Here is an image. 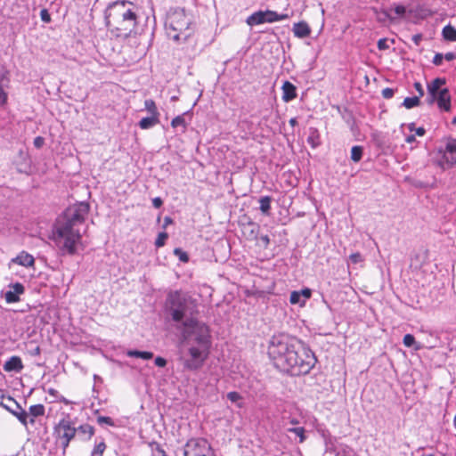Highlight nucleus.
<instances>
[{"instance_id": "1", "label": "nucleus", "mask_w": 456, "mask_h": 456, "mask_svg": "<svg viewBox=\"0 0 456 456\" xmlns=\"http://www.w3.org/2000/svg\"><path fill=\"white\" fill-rule=\"evenodd\" d=\"M268 354L278 370L292 376L309 373L316 362L314 353L308 347L284 334L271 338Z\"/></svg>"}, {"instance_id": "2", "label": "nucleus", "mask_w": 456, "mask_h": 456, "mask_svg": "<svg viewBox=\"0 0 456 456\" xmlns=\"http://www.w3.org/2000/svg\"><path fill=\"white\" fill-rule=\"evenodd\" d=\"M211 339L208 327L199 321L183 323L179 346V362L188 371L200 370L208 358Z\"/></svg>"}, {"instance_id": "3", "label": "nucleus", "mask_w": 456, "mask_h": 456, "mask_svg": "<svg viewBox=\"0 0 456 456\" xmlns=\"http://www.w3.org/2000/svg\"><path fill=\"white\" fill-rule=\"evenodd\" d=\"M90 210L89 203L77 202L66 208L55 226V242L63 252L74 255L81 240L79 226L84 224Z\"/></svg>"}, {"instance_id": "4", "label": "nucleus", "mask_w": 456, "mask_h": 456, "mask_svg": "<svg viewBox=\"0 0 456 456\" xmlns=\"http://www.w3.org/2000/svg\"><path fill=\"white\" fill-rule=\"evenodd\" d=\"M140 9L129 1L109 4L105 12L106 25L116 37L127 38L139 33Z\"/></svg>"}, {"instance_id": "5", "label": "nucleus", "mask_w": 456, "mask_h": 456, "mask_svg": "<svg viewBox=\"0 0 456 456\" xmlns=\"http://www.w3.org/2000/svg\"><path fill=\"white\" fill-rule=\"evenodd\" d=\"M191 24L192 17L183 8H174L167 15L165 27L169 38L185 42L193 32Z\"/></svg>"}, {"instance_id": "6", "label": "nucleus", "mask_w": 456, "mask_h": 456, "mask_svg": "<svg viewBox=\"0 0 456 456\" xmlns=\"http://www.w3.org/2000/svg\"><path fill=\"white\" fill-rule=\"evenodd\" d=\"M193 301L191 297L179 292L174 291L168 294L167 299V309L172 320L176 323V329L182 333L183 323L189 321H198L192 314Z\"/></svg>"}, {"instance_id": "7", "label": "nucleus", "mask_w": 456, "mask_h": 456, "mask_svg": "<svg viewBox=\"0 0 456 456\" xmlns=\"http://www.w3.org/2000/svg\"><path fill=\"white\" fill-rule=\"evenodd\" d=\"M184 456H215L208 441L203 438L190 439L183 451Z\"/></svg>"}, {"instance_id": "8", "label": "nucleus", "mask_w": 456, "mask_h": 456, "mask_svg": "<svg viewBox=\"0 0 456 456\" xmlns=\"http://www.w3.org/2000/svg\"><path fill=\"white\" fill-rule=\"evenodd\" d=\"M443 154L439 162L440 166L444 168L452 167L456 164V139L448 138L445 142L444 148L439 151Z\"/></svg>"}, {"instance_id": "9", "label": "nucleus", "mask_w": 456, "mask_h": 456, "mask_svg": "<svg viewBox=\"0 0 456 456\" xmlns=\"http://www.w3.org/2000/svg\"><path fill=\"white\" fill-rule=\"evenodd\" d=\"M59 438L61 440L63 448H66L69 442L75 437L77 428L71 425L69 419H61L55 428Z\"/></svg>"}, {"instance_id": "10", "label": "nucleus", "mask_w": 456, "mask_h": 456, "mask_svg": "<svg viewBox=\"0 0 456 456\" xmlns=\"http://www.w3.org/2000/svg\"><path fill=\"white\" fill-rule=\"evenodd\" d=\"M9 72L4 69L0 70V107L7 102L8 94L5 89L9 86Z\"/></svg>"}, {"instance_id": "11", "label": "nucleus", "mask_w": 456, "mask_h": 456, "mask_svg": "<svg viewBox=\"0 0 456 456\" xmlns=\"http://www.w3.org/2000/svg\"><path fill=\"white\" fill-rule=\"evenodd\" d=\"M11 290L6 291L4 294V298L7 303H16L20 300L19 296L24 293V286L16 282L11 285Z\"/></svg>"}, {"instance_id": "12", "label": "nucleus", "mask_w": 456, "mask_h": 456, "mask_svg": "<svg viewBox=\"0 0 456 456\" xmlns=\"http://www.w3.org/2000/svg\"><path fill=\"white\" fill-rule=\"evenodd\" d=\"M437 106L440 110L450 111L451 110V95L447 88H443L436 95Z\"/></svg>"}, {"instance_id": "13", "label": "nucleus", "mask_w": 456, "mask_h": 456, "mask_svg": "<svg viewBox=\"0 0 456 456\" xmlns=\"http://www.w3.org/2000/svg\"><path fill=\"white\" fill-rule=\"evenodd\" d=\"M311 290L309 289H302L301 291H292L289 297V302L292 305H304L306 299L310 298Z\"/></svg>"}, {"instance_id": "14", "label": "nucleus", "mask_w": 456, "mask_h": 456, "mask_svg": "<svg viewBox=\"0 0 456 456\" xmlns=\"http://www.w3.org/2000/svg\"><path fill=\"white\" fill-rule=\"evenodd\" d=\"M406 12V8L402 4H395L382 11V13L391 21L396 18L403 17Z\"/></svg>"}, {"instance_id": "15", "label": "nucleus", "mask_w": 456, "mask_h": 456, "mask_svg": "<svg viewBox=\"0 0 456 456\" xmlns=\"http://www.w3.org/2000/svg\"><path fill=\"white\" fill-rule=\"evenodd\" d=\"M23 369V363L19 356H12L4 364V370L5 371H15L20 372Z\"/></svg>"}, {"instance_id": "16", "label": "nucleus", "mask_w": 456, "mask_h": 456, "mask_svg": "<svg viewBox=\"0 0 456 456\" xmlns=\"http://www.w3.org/2000/svg\"><path fill=\"white\" fill-rule=\"evenodd\" d=\"M282 89V100L285 102H289L297 97V88L289 81H285L281 86Z\"/></svg>"}, {"instance_id": "17", "label": "nucleus", "mask_w": 456, "mask_h": 456, "mask_svg": "<svg viewBox=\"0 0 456 456\" xmlns=\"http://www.w3.org/2000/svg\"><path fill=\"white\" fill-rule=\"evenodd\" d=\"M292 31L294 36L298 38L307 37L311 34V28L305 21L295 23Z\"/></svg>"}, {"instance_id": "18", "label": "nucleus", "mask_w": 456, "mask_h": 456, "mask_svg": "<svg viewBox=\"0 0 456 456\" xmlns=\"http://www.w3.org/2000/svg\"><path fill=\"white\" fill-rule=\"evenodd\" d=\"M12 262L21 266L30 267L34 265L35 258L28 252L21 251L15 258L12 259Z\"/></svg>"}, {"instance_id": "19", "label": "nucleus", "mask_w": 456, "mask_h": 456, "mask_svg": "<svg viewBox=\"0 0 456 456\" xmlns=\"http://www.w3.org/2000/svg\"><path fill=\"white\" fill-rule=\"evenodd\" d=\"M246 22L248 26H256L266 23L264 11H258L252 13L247 18Z\"/></svg>"}, {"instance_id": "20", "label": "nucleus", "mask_w": 456, "mask_h": 456, "mask_svg": "<svg viewBox=\"0 0 456 456\" xmlns=\"http://www.w3.org/2000/svg\"><path fill=\"white\" fill-rule=\"evenodd\" d=\"M29 423L34 424L37 417L43 416L45 414V406L43 404L31 405L28 410Z\"/></svg>"}, {"instance_id": "21", "label": "nucleus", "mask_w": 456, "mask_h": 456, "mask_svg": "<svg viewBox=\"0 0 456 456\" xmlns=\"http://www.w3.org/2000/svg\"><path fill=\"white\" fill-rule=\"evenodd\" d=\"M264 12L266 23H273L275 21H280L289 18V14L287 13L279 14L276 12L271 10L264 11Z\"/></svg>"}, {"instance_id": "22", "label": "nucleus", "mask_w": 456, "mask_h": 456, "mask_svg": "<svg viewBox=\"0 0 456 456\" xmlns=\"http://www.w3.org/2000/svg\"><path fill=\"white\" fill-rule=\"evenodd\" d=\"M259 225L256 223L249 222L244 226L243 233L248 240H256Z\"/></svg>"}, {"instance_id": "23", "label": "nucleus", "mask_w": 456, "mask_h": 456, "mask_svg": "<svg viewBox=\"0 0 456 456\" xmlns=\"http://www.w3.org/2000/svg\"><path fill=\"white\" fill-rule=\"evenodd\" d=\"M445 84L444 78L437 77L428 85V94H438L439 91L442 90L441 86Z\"/></svg>"}, {"instance_id": "24", "label": "nucleus", "mask_w": 456, "mask_h": 456, "mask_svg": "<svg viewBox=\"0 0 456 456\" xmlns=\"http://www.w3.org/2000/svg\"><path fill=\"white\" fill-rule=\"evenodd\" d=\"M159 117L151 115V117H146V118H142L139 122V126L142 129H149V128L154 126L155 125L159 124Z\"/></svg>"}, {"instance_id": "25", "label": "nucleus", "mask_w": 456, "mask_h": 456, "mask_svg": "<svg viewBox=\"0 0 456 456\" xmlns=\"http://www.w3.org/2000/svg\"><path fill=\"white\" fill-rule=\"evenodd\" d=\"M287 433H292L298 437L299 443H304L306 439L305 429L303 427H288L286 428Z\"/></svg>"}, {"instance_id": "26", "label": "nucleus", "mask_w": 456, "mask_h": 456, "mask_svg": "<svg viewBox=\"0 0 456 456\" xmlns=\"http://www.w3.org/2000/svg\"><path fill=\"white\" fill-rule=\"evenodd\" d=\"M12 412L23 425L28 424V414L18 403H16V410Z\"/></svg>"}, {"instance_id": "27", "label": "nucleus", "mask_w": 456, "mask_h": 456, "mask_svg": "<svg viewBox=\"0 0 456 456\" xmlns=\"http://www.w3.org/2000/svg\"><path fill=\"white\" fill-rule=\"evenodd\" d=\"M443 37L445 40L450 42L456 41V28L451 25H446L443 28Z\"/></svg>"}, {"instance_id": "28", "label": "nucleus", "mask_w": 456, "mask_h": 456, "mask_svg": "<svg viewBox=\"0 0 456 456\" xmlns=\"http://www.w3.org/2000/svg\"><path fill=\"white\" fill-rule=\"evenodd\" d=\"M126 354L129 357L142 358L144 360H150L153 357V354L148 351L129 350Z\"/></svg>"}, {"instance_id": "29", "label": "nucleus", "mask_w": 456, "mask_h": 456, "mask_svg": "<svg viewBox=\"0 0 456 456\" xmlns=\"http://www.w3.org/2000/svg\"><path fill=\"white\" fill-rule=\"evenodd\" d=\"M271 197L265 196L260 198L259 203H260V210L263 214L268 215L269 211L271 209Z\"/></svg>"}, {"instance_id": "30", "label": "nucleus", "mask_w": 456, "mask_h": 456, "mask_svg": "<svg viewBox=\"0 0 456 456\" xmlns=\"http://www.w3.org/2000/svg\"><path fill=\"white\" fill-rule=\"evenodd\" d=\"M145 109L151 113V116L159 117L155 102L151 99H148L144 102Z\"/></svg>"}, {"instance_id": "31", "label": "nucleus", "mask_w": 456, "mask_h": 456, "mask_svg": "<svg viewBox=\"0 0 456 456\" xmlns=\"http://www.w3.org/2000/svg\"><path fill=\"white\" fill-rule=\"evenodd\" d=\"M419 102H420L419 96L406 97L403 100V105L406 109H411L413 107L418 106L419 104Z\"/></svg>"}, {"instance_id": "32", "label": "nucleus", "mask_w": 456, "mask_h": 456, "mask_svg": "<svg viewBox=\"0 0 456 456\" xmlns=\"http://www.w3.org/2000/svg\"><path fill=\"white\" fill-rule=\"evenodd\" d=\"M362 157V146H354L351 150V159L354 162H359Z\"/></svg>"}, {"instance_id": "33", "label": "nucleus", "mask_w": 456, "mask_h": 456, "mask_svg": "<svg viewBox=\"0 0 456 456\" xmlns=\"http://www.w3.org/2000/svg\"><path fill=\"white\" fill-rule=\"evenodd\" d=\"M308 143L312 145L313 148H315L320 145V138L317 130H312L310 135L307 138Z\"/></svg>"}, {"instance_id": "34", "label": "nucleus", "mask_w": 456, "mask_h": 456, "mask_svg": "<svg viewBox=\"0 0 456 456\" xmlns=\"http://www.w3.org/2000/svg\"><path fill=\"white\" fill-rule=\"evenodd\" d=\"M150 446L151 448L152 456H167L165 451L158 443H151L150 444Z\"/></svg>"}, {"instance_id": "35", "label": "nucleus", "mask_w": 456, "mask_h": 456, "mask_svg": "<svg viewBox=\"0 0 456 456\" xmlns=\"http://www.w3.org/2000/svg\"><path fill=\"white\" fill-rule=\"evenodd\" d=\"M171 126L174 128H176L178 126H182L183 129L186 127L185 119L183 118V115H179L175 118H174L171 121Z\"/></svg>"}, {"instance_id": "36", "label": "nucleus", "mask_w": 456, "mask_h": 456, "mask_svg": "<svg viewBox=\"0 0 456 456\" xmlns=\"http://www.w3.org/2000/svg\"><path fill=\"white\" fill-rule=\"evenodd\" d=\"M168 238V234L165 232H159L158 238L155 240V246L157 248H161L165 245L167 239Z\"/></svg>"}, {"instance_id": "37", "label": "nucleus", "mask_w": 456, "mask_h": 456, "mask_svg": "<svg viewBox=\"0 0 456 456\" xmlns=\"http://www.w3.org/2000/svg\"><path fill=\"white\" fill-rule=\"evenodd\" d=\"M174 254L176 256H178L180 261H182L183 263H186L189 260V256H188L187 253L179 248H176L174 249Z\"/></svg>"}, {"instance_id": "38", "label": "nucleus", "mask_w": 456, "mask_h": 456, "mask_svg": "<svg viewBox=\"0 0 456 456\" xmlns=\"http://www.w3.org/2000/svg\"><path fill=\"white\" fill-rule=\"evenodd\" d=\"M227 398H228L232 403H238V406H239V407H241V404L239 403V402L241 400V396H240V395L238 392H235V391L229 392V393L227 394Z\"/></svg>"}, {"instance_id": "39", "label": "nucleus", "mask_w": 456, "mask_h": 456, "mask_svg": "<svg viewBox=\"0 0 456 456\" xmlns=\"http://www.w3.org/2000/svg\"><path fill=\"white\" fill-rule=\"evenodd\" d=\"M105 449H106L105 443L101 442L94 446L92 454H93V456H94V455L102 456L103 452L105 451Z\"/></svg>"}, {"instance_id": "40", "label": "nucleus", "mask_w": 456, "mask_h": 456, "mask_svg": "<svg viewBox=\"0 0 456 456\" xmlns=\"http://www.w3.org/2000/svg\"><path fill=\"white\" fill-rule=\"evenodd\" d=\"M78 429L82 433L87 434L89 438L94 434V428L89 424L81 425Z\"/></svg>"}, {"instance_id": "41", "label": "nucleus", "mask_w": 456, "mask_h": 456, "mask_svg": "<svg viewBox=\"0 0 456 456\" xmlns=\"http://www.w3.org/2000/svg\"><path fill=\"white\" fill-rule=\"evenodd\" d=\"M403 342L405 346L411 347L415 345V338L411 334H406Z\"/></svg>"}, {"instance_id": "42", "label": "nucleus", "mask_w": 456, "mask_h": 456, "mask_svg": "<svg viewBox=\"0 0 456 456\" xmlns=\"http://www.w3.org/2000/svg\"><path fill=\"white\" fill-rule=\"evenodd\" d=\"M97 422L101 425L107 424L109 426H114V421L111 418L106 416H99L97 418Z\"/></svg>"}, {"instance_id": "43", "label": "nucleus", "mask_w": 456, "mask_h": 456, "mask_svg": "<svg viewBox=\"0 0 456 456\" xmlns=\"http://www.w3.org/2000/svg\"><path fill=\"white\" fill-rule=\"evenodd\" d=\"M349 258L353 264H358L363 261V257L359 252L351 254Z\"/></svg>"}, {"instance_id": "44", "label": "nucleus", "mask_w": 456, "mask_h": 456, "mask_svg": "<svg viewBox=\"0 0 456 456\" xmlns=\"http://www.w3.org/2000/svg\"><path fill=\"white\" fill-rule=\"evenodd\" d=\"M40 18L45 23H49L51 21V15L48 12L47 9H42L40 11Z\"/></svg>"}, {"instance_id": "45", "label": "nucleus", "mask_w": 456, "mask_h": 456, "mask_svg": "<svg viewBox=\"0 0 456 456\" xmlns=\"http://www.w3.org/2000/svg\"><path fill=\"white\" fill-rule=\"evenodd\" d=\"M378 48L380 51L388 49L389 48V45L387 44V38H380L378 41Z\"/></svg>"}, {"instance_id": "46", "label": "nucleus", "mask_w": 456, "mask_h": 456, "mask_svg": "<svg viewBox=\"0 0 456 456\" xmlns=\"http://www.w3.org/2000/svg\"><path fill=\"white\" fill-rule=\"evenodd\" d=\"M394 94H395V91L392 88L387 87L382 90V96L385 99H390L394 96Z\"/></svg>"}, {"instance_id": "47", "label": "nucleus", "mask_w": 456, "mask_h": 456, "mask_svg": "<svg viewBox=\"0 0 456 456\" xmlns=\"http://www.w3.org/2000/svg\"><path fill=\"white\" fill-rule=\"evenodd\" d=\"M298 424L299 420L297 418H289L287 420L284 421L285 428H288V425H289L290 427H297Z\"/></svg>"}, {"instance_id": "48", "label": "nucleus", "mask_w": 456, "mask_h": 456, "mask_svg": "<svg viewBox=\"0 0 456 456\" xmlns=\"http://www.w3.org/2000/svg\"><path fill=\"white\" fill-rule=\"evenodd\" d=\"M443 60H444V54L442 53H436L435 56H434V59H433V63L436 66H440L442 63H443Z\"/></svg>"}, {"instance_id": "49", "label": "nucleus", "mask_w": 456, "mask_h": 456, "mask_svg": "<svg viewBox=\"0 0 456 456\" xmlns=\"http://www.w3.org/2000/svg\"><path fill=\"white\" fill-rule=\"evenodd\" d=\"M260 241L262 242V246L265 248H267L268 246H269V243H270V238L267 234L265 235H261L260 238H259Z\"/></svg>"}, {"instance_id": "50", "label": "nucleus", "mask_w": 456, "mask_h": 456, "mask_svg": "<svg viewBox=\"0 0 456 456\" xmlns=\"http://www.w3.org/2000/svg\"><path fill=\"white\" fill-rule=\"evenodd\" d=\"M45 143V139L42 136H37L34 139V145L36 148L39 149L41 148Z\"/></svg>"}, {"instance_id": "51", "label": "nucleus", "mask_w": 456, "mask_h": 456, "mask_svg": "<svg viewBox=\"0 0 456 456\" xmlns=\"http://www.w3.org/2000/svg\"><path fill=\"white\" fill-rule=\"evenodd\" d=\"M155 364L158 366V367H165L167 365V360L163 357H160V356H158L155 358Z\"/></svg>"}, {"instance_id": "52", "label": "nucleus", "mask_w": 456, "mask_h": 456, "mask_svg": "<svg viewBox=\"0 0 456 456\" xmlns=\"http://www.w3.org/2000/svg\"><path fill=\"white\" fill-rule=\"evenodd\" d=\"M414 87L416 89V91L419 93V96L421 97L424 95V90H423V87L421 86V84L419 82H415L414 83Z\"/></svg>"}, {"instance_id": "53", "label": "nucleus", "mask_w": 456, "mask_h": 456, "mask_svg": "<svg viewBox=\"0 0 456 456\" xmlns=\"http://www.w3.org/2000/svg\"><path fill=\"white\" fill-rule=\"evenodd\" d=\"M163 204L162 200L159 197L154 198L152 200V205L155 208H159Z\"/></svg>"}, {"instance_id": "54", "label": "nucleus", "mask_w": 456, "mask_h": 456, "mask_svg": "<svg viewBox=\"0 0 456 456\" xmlns=\"http://www.w3.org/2000/svg\"><path fill=\"white\" fill-rule=\"evenodd\" d=\"M455 58H456V54L452 52L446 53L444 55V59H445L448 61H451L454 60Z\"/></svg>"}, {"instance_id": "55", "label": "nucleus", "mask_w": 456, "mask_h": 456, "mask_svg": "<svg viewBox=\"0 0 456 456\" xmlns=\"http://www.w3.org/2000/svg\"><path fill=\"white\" fill-rule=\"evenodd\" d=\"M427 102L428 104H433L435 102H436V94H428V97L427 98Z\"/></svg>"}, {"instance_id": "56", "label": "nucleus", "mask_w": 456, "mask_h": 456, "mask_svg": "<svg viewBox=\"0 0 456 456\" xmlns=\"http://www.w3.org/2000/svg\"><path fill=\"white\" fill-rule=\"evenodd\" d=\"M173 223V219L170 216H166L164 218V224L163 228H167V225L171 224Z\"/></svg>"}, {"instance_id": "57", "label": "nucleus", "mask_w": 456, "mask_h": 456, "mask_svg": "<svg viewBox=\"0 0 456 456\" xmlns=\"http://www.w3.org/2000/svg\"><path fill=\"white\" fill-rule=\"evenodd\" d=\"M426 133V130L423 127H418L415 129V134L419 136H423Z\"/></svg>"}, {"instance_id": "58", "label": "nucleus", "mask_w": 456, "mask_h": 456, "mask_svg": "<svg viewBox=\"0 0 456 456\" xmlns=\"http://www.w3.org/2000/svg\"><path fill=\"white\" fill-rule=\"evenodd\" d=\"M405 141H406V142H408V143H412V142H414L416 141V139H415V135H413V134H410V135H408V136L406 137Z\"/></svg>"}, {"instance_id": "59", "label": "nucleus", "mask_w": 456, "mask_h": 456, "mask_svg": "<svg viewBox=\"0 0 456 456\" xmlns=\"http://www.w3.org/2000/svg\"><path fill=\"white\" fill-rule=\"evenodd\" d=\"M39 354H40V347H39V346H37V347L34 349V351H33L32 354H34V355H38Z\"/></svg>"}, {"instance_id": "60", "label": "nucleus", "mask_w": 456, "mask_h": 456, "mask_svg": "<svg viewBox=\"0 0 456 456\" xmlns=\"http://www.w3.org/2000/svg\"><path fill=\"white\" fill-rule=\"evenodd\" d=\"M289 124L294 126L297 124V119L295 118H290Z\"/></svg>"}, {"instance_id": "61", "label": "nucleus", "mask_w": 456, "mask_h": 456, "mask_svg": "<svg viewBox=\"0 0 456 456\" xmlns=\"http://www.w3.org/2000/svg\"><path fill=\"white\" fill-rule=\"evenodd\" d=\"M409 129H410V131H415V129H416V128H415V125H414V123H411V124L409 125Z\"/></svg>"}, {"instance_id": "62", "label": "nucleus", "mask_w": 456, "mask_h": 456, "mask_svg": "<svg viewBox=\"0 0 456 456\" xmlns=\"http://www.w3.org/2000/svg\"><path fill=\"white\" fill-rule=\"evenodd\" d=\"M419 39H420V36H415L414 37V40H415L416 43H418V40H419Z\"/></svg>"}, {"instance_id": "63", "label": "nucleus", "mask_w": 456, "mask_h": 456, "mask_svg": "<svg viewBox=\"0 0 456 456\" xmlns=\"http://www.w3.org/2000/svg\"><path fill=\"white\" fill-rule=\"evenodd\" d=\"M452 125L456 126V116L452 120Z\"/></svg>"}, {"instance_id": "64", "label": "nucleus", "mask_w": 456, "mask_h": 456, "mask_svg": "<svg viewBox=\"0 0 456 456\" xmlns=\"http://www.w3.org/2000/svg\"><path fill=\"white\" fill-rule=\"evenodd\" d=\"M422 456H434L432 454H423Z\"/></svg>"}]
</instances>
